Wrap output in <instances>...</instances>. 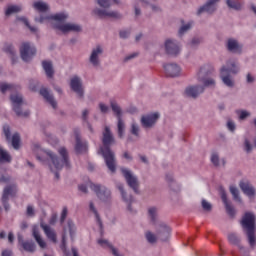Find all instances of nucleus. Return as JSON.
<instances>
[{
	"mask_svg": "<svg viewBox=\"0 0 256 256\" xmlns=\"http://www.w3.org/2000/svg\"><path fill=\"white\" fill-rule=\"evenodd\" d=\"M121 171L129 187H131L134 192L139 193V182L137 181V177L133 176V174H131V171L125 168H122Z\"/></svg>",
	"mask_w": 256,
	"mask_h": 256,
	"instance_id": "9b49d317",
	"label": "nucleus"
},
{
	"mask_svg": "<svg viewBox=\"0 0 256 256\" xmlns=\"http://www.w3.org/2000/svg\"><path fill=\"white\" fill-rule=\"evenodd\" d=\"M42 67L47 75V77L49 79H51L54 75V71H53V64L51 63V61H43L42 62Z\"/></svg>",
	"mask_w": 256,
	"mask_h": 256,
	"instance_id": "bb28decb",
	"label": "nucleus"
},
{
	"mask_svg": "<svg viewBox=\"0 0 256 256\" xmlns=\"http://www.w3.org/2000/svg\"><path fill=\"white\" fill-rule=\"evenodd\" d=\"M17 194V186L15 184L6 186L2 194V203L5 211L9 209V197H15Z\"/></svg>",
	"mask_w": 256,
	"mask_h": 256,
	"instance_id": "9d476101",
	"label": "nucleus"
},
{
	"mask_svg": "<svg viewBox=\"0 0 256 256\" xmlns=\"http://www.w3.org/2000/svg\"><path fill=\"white\" fill-rule=\"evenodd\" d=\"M148 213L152 223H155V220L157 219V208L155 207L149 208Z\"/></svg>",
	"mask_w": 256,
	"mask_h": 256,
	"instance_id": "c03bdc74",
	"label": "nucleus"
},
{
	"mask_svg": "<svg viewBox=\"0 0 256 256\" xmlns=\"http://www.w3.org/2000/svg\"><path fill=\"white\" fill-rule=\"evenodd\" d=\"M1 93H5L7 91H19V86L13 84L2 83L0 84Z\"/></svg>",
	"mask_w": 256,
	"mask_h": 256,
	"instance_id": "c85d7f7f",
	"label": "nucleus"
},
{
	"mask_svg": "<svg viewBox=\"0 0 256 256\" xmlns=\"http://www.w3.org/2000/svg\"><path fill=\"white\" fill-rule=\"evenodd\" d=\"M67 207H64L61 213V217H60V223L63 225V223H65V219H67Z\"/></svg>",
	"mask_w": 256,
	"mask_h": 256,
	"instance_id": "8fccbe9b",
	"label": "nucleus"
},
{
	"mask_svg": "<svg viewBox=\"0 0 256 256\" xmlns=\"http://www.w3.org/2000/svg\"><path fill=\"white\" fill-rule=\"evenodd\" d=\"M19 11H21V6L12 5L6 9L5 15L9 17V15H13V13H19Z\"/></svg>",
	"mask_w": 256,
	"mask_h": 256,
	"instance_id": "4c0bfd02",
	"label": "nucleus"
},
{
	"mask_svg": "<svg viewBox=\"0 0 256 256\" xmlns=\"http://www.w3.org/2000/svg\"><path fill=\"white\" fill-rule=\"evenodd\" d=\"M11 155L0 146V163H11Z\"/></svg>",
	"mask_w": 256,
	"mask_h": 256,
	"instance_id": "7c9ffc66",
	"label": "nucleus"
},
{
	"mask_svg": "<svg viewBox=\"0 0 256 256\" xmlns=\"http://www.w3.org/2000/svg\"><path fill=\"white\" fill-rule=\"evenodd\" d=\"M89 207H90V211H93L100 229H103V222L101 221V217H99V212H97V209L95 208V204H93V202H90Z\"/></svg>",
	"mask_w": 256,
	"mask_h": 256,
	"instance_id": "72a5a7b5",
	"label": "nucleus"
},
{
	"mask_svg": "<svg viewBox=\"0 0 256 256\" xmlns=\"http://www.w3.org/2000/svg\"><path fill=\"white\" fill-rule=\"evenodd\" d=\"M75 137H76V145H75L76 153H86L87 152V142L81 141V136L79 135V132H77V131H75Z\"/></svg>",
	"mask_w": 256,
	"mask_h": 256,
	"instance_id": "4be33fe9",
	"label": "nucleus"
},
{
	"mask_svg": "<svg viewBox=\"0 0 256 256\" xmlns=\"http://www.w3.org/2000/svg\"><path fill=\"white\" fill-rule=\"evenodd\" d=\"M228 241L232 243V245H239V237L235 234L228 235Z\"/></svg>",
	"mask_w": 256,
	"mask_h": 256,
	"instance_id": "49530a36",
	"label": "nucleus"
},
{
	"mask_svg": "<svg viewBox=\"0 0 256 256\" xmlns=\"http://www.w3.org/2000/svg\"><path fill=\"white\" fill-rule=\"evenodd\" d=\"M33 7H34V9H36V11H40V13H45V11H47V9H49L47 4H45L41 1L35 2L33 4Z\"/></svg>",
	"mask_w": 256,
	"mask_h": 256,
	"instance_id": "c9c22d12",
	"label": "nucleus"
},
{
	"mask_svg": "<svg viewBox=\"0 0 256 256\" xmlns=\"http://www.w3.org/2000/svg\"><path fill=\"white\" fill-rule=\"evenodd\" d=\"M41 229H43L46 237L52 241V243H57V233H55V230L51 228V226L41 222L40 223Z\"/></svg>",
	"mask_w": 256,
	"mask_h": 256,
	"instance_id": "a211bd4d",
	"label": "nucleus"
},
{
	"mask_svg": "<svg viewBox=\"0 0 256 256\" xmlns=\"http://www.w3.org/2000/svg\"><path fill=\"white\" fill-rule=\"evenodd\" d=\"M221 0H208V2L198 9L197 15H201V13H214L217 9V3Z\"/></svg>",
	"mask_w": 256,
	"mask_h": 256,
	"instance_id": "2eb2a0df",
	"label": "nucleus"
},
{
	"mask_svg": "<svg viewBox=\"0 0 256 256\" xmlns=\"http://www.w3.org/2000/svg\"><path fill=\"white\" fill-rule=\"evenodd\" d=\"M21 143V136H19V133H15L12 136V147L14 149H19Z\"/></svg>",
	"mask_w": 256,
	"mask_h": 256,
	"instance_id": "58836bf2",
	"label": "nucleus"
},
{
	"mask_svg": "<svg viewBox=\"0 0 256 256\" xmlns=\"http://www.w3.org/2000/svg\"><path fill=\"white\" fill-rule=\"evenodd\" d=\"M202 82L204 83L205 87H209L211 85H215V80H213V79L203 78Z\"/></svg>",
	"mask_w": 256,
	"mask_h": 256,
	"instance_id": "864d4df0",
	"label": "nucleus"
},
{
	"mask_svg": "<svg viewBox=\"0 0 256 256\" xmlns=\"http://www.w3.org/2000/svg\"><path fill=\"white\" fill-rule=\"evenodd\" d=\"M93 13L100 19H105V17H109L110 19H121V14L115 11H107L96 8L94 9Z\"/></svg>",
	"mask_w": 256,
	"mask_h": 256,
	"instance_id": "f8f14e48",
	"label": "nucleus"
},
{
	"mask_svg": "<svg viewBox=\"0 0 256 256\" xmlns=\"http://www.w3.org/2000/svg\"><path fill=\"white\" fill-rule=\"evenodd\" d=\"M79 191L82 193H87V186L85 184H81L78 186Z\"/></svg>",
	"mask_w": 256,
	"mask_h": 256,
	"instance_id": "0e129e2a",
	"label": "nucleus"
},
{
	"mask_svg": "<svg viewBox=\"0 0 256 256\" xmlns=\"http://www.w3.org/2000/svg\"><path fill=\"white\" fill-rule=\"evenodd\" d=\"M211 162L213 163V165H215V167L219 166V155H217V153L212 154Z\"/></svg>",
	"mask_w": 256,
	"mask_h": 256,
	"instance_id": "3c124183",
	"label": "nucleus"
},
{
	"mask_svg": "<svg viewBox=\"0 0 256 256\" xmlns=\"http://www.w3.org/2000/svg\"><path fill=\"white\" fill-rule=\"evenodd\" d=\"M240 119L241 120H243V119H246V117H249V112H247V111H242L241 113H240Z\"/></svg>",
	"mask_w": 256,
	"mask_h": 256,
	"instance_id": "69168bd1",
	"label": "nucleus"
},
{
	"mask_svg": "<svg viewBox=\"0 0 256 256\" xmlns=\"http://www.w3.org/2000/svg\"><path fill=\"white\" fill-rule=\"evenodd\" d=\"M69 16L65 13H58L55 15H50L46 18H43L41 16L39 19H36L39 23H43L45 19H52L53 21H57L58 24L55 25V29H58V31H62V33H69L70 31H74V33H79L81 31V27L77 24H71L66 23L63 24V22L68 18Z\"/></svg>",
	"mask_w": 256,
	"mask_h": 256,
	"instance_id": "f03ea898",
	"label": "nucleus"
},
{
	"mask_svg": "<svg viewBox=\"0 0 256 256\" xmlns=\"http://www.w3.org/2000/svg\"><path fill=\"white\" fill-rule=\"evenodd\" d=\"M40 95L47 101V103L51 104L53 109H57V101L53 98V95L49 93V90L46 88L40 89Z\"/></svg>",
	"mask_w": 256,
	"mask_h": 256,
	"instance_id": "5701e85b",
	"label": "nucleus"
},
{
	"mask_svg": "<svg viewBox=\"0 0 256 256\" xmlns=\"http://www.w3.org/2000/svg\"><path fill=\"white\" fill-rule=\"evenodd\" d=\"M103 147H100L98 153L104 157L106 167H108L111 173H115L117 166L115 164V153L111 151V145L115 143V138H113V134L111 133V129L106 126L103 132L102 138Z\"/></svg>",
	"mask_w": 256,
	"mask_h": 256,
	"instance_id": "f257e3e1",
	"label": "nucleus"
},
{
	"mask_svg": "<svg viewBox=\"0 0 256 256\" xmlns=\"http://www.w3.org/2000/svg\"><path fill=\"white\" fill-rule=\"evenodd\" d=\"M228 67V68H227ZM227 67L223 66L220 70V77L227 87H233V80L231 79V73H239V67L235 64V61L227 62Z\"/></svg>",
	"mask_w": 256,
	"mask_h": 256,
	"instance_id": "39448f33",
	"label": "nucleus"
},
{
	"mask_svg": "<svg viewBox=\"0 0 256 256\" xmlns=\"http://www.w3.org/2000/svg\"><path fill=\"white\" fill-rule=\"evenodd\" d=\"M244 147H245L246 153H251L253 146H251V143H249V140L247 139L245 140Z\"/></svg>",
	"mask_w": 256,
	"mask_h": 256,
	"instance_id": "5fc2aeb1",
	"label": "nucleus"
},
{
	"mask_svg": "<svg viewBox=\"0 0 256 256\" xmlns=\"http://www.w3.org/2000/svg\"><path fill=\"white\" fill-rule=\"evenodd\" d=\"M240 189H242L243 193L247 195V197H255V188L248 181L240 182Z\"/></svg>",
	"mask_w": 256,
	"mask_h": 256,
	"instance_id": "412c9836",
	"label": "nucleus"
},
{
	"mask_svg": "<svg viewBox=\"0 0 256 256\" xmlns=\"http://www.w3.org/2000/svg\"><path fill=\"white\" fill-rule=\"evenodd\" d=\"M193 25V22H189L188 24L182 26L180 29H179V35L180 37L182 35H184V33H186V31H189V29H191V26Z\"/></svg>",
	"mask_w": 256,
	"mask_h": 256,
	"instance_id": "a18cd8bd",
	"label": "nucleus"
},
{
	"mask_svg": "<svg viewBox=\"0 0 256 256\" xmlns=\"http://www.w3.org/2000/svg\"><path fill=\"white\" fill-rule=\"evenodd\" d=\"M2 256H13V252L11 250H4Z\"/></svg>",
	"mask_w": 256,
	"mask_h": 256,
	"instance_id": "774afa93",
	"label": "nucleus"
},
{
	"mask_svg": "<svg viewBox=\"0 0 256 256\" xmlns=\"http://www.w3.org/2000/svg\"><path fill=\"white\" fill-rule=\"evenodd\" d=\"M241 225L248 237L250 247H255V215L251 212H246L242 218Z\"/></svg>",
	"mask_w": 256,
	"mask_h": 256,
	"instance_id": "7ed1b4c3",
	"label": "nucleus"
},
{
	"mask_svg": "<svg viewBox=\"0 0 256 256\" xmlns=\"http://www.w3.org/2000/svg\"><path fill=\"white\" fill-rule=\"evenodd\" d=\"M230 193H232L235 201L241 203V197H239V190L235 186H230Z\"/></svg>",
	"mask_w": 256,
	"mask_h": 256,
	"instance_id": "37998d69",
	"label": "nucleus"
},
{
	"mask_svg": "<svg viewBox=\"0 0 256 256\" xmlns=\"http://www.w3.org/2000/svg\"><path fill=\"white\" fill-rule=\"evenodd\" d=\"M199 43H201V39H199V38H194V39L191 41L190 45H191V47H195V45H199Z\"/></svg>",
	"mask_w": 256,
	"mask_h": 256,
	"instance_id": "e2e57ef3",
	"label": "nucleus"
},
{
	"mask_svg": "<svg viewBox=\"0 0 256 256\" xmlns=\"http://www.w3.org/2000/svg\"><path fill=\"white\" fill-rule=\"evenodd\" d=\"M4 52L8 53L12 57V63H15V49L13 48V45L6 43L4 45Z\"/></svg>",
	"mask_w": 256,
	"mask_h": 256,
	"instance_id": "f704fd0d",
	"label": "nucleus"
},
{
	"mask_svg": "<svg viewBox=\"0 0 256 256\" xmlns=\"http://www.w3.org/2000/svg\"><path fill=\"white\" fill-rule=\"evenodd\" d=\"M157 119H159V113H152L147 116H143L141 119V123L143 127H153L155 123H157Z\"/></svg>",
	"mask_w": 256,
	"mask_h": 256,
	"instance_id": "6ab92c4d",
	"label": "nucleus"
},
{
	"mask_svg": "<svg viewBox=\"0 0 256 256\" xmlns=\"http://www.w3.org/2000/svg\"><path fill=\"white\" fill-rule=\"evenodd\" d=\"M227 127L229 129V131H235V123H233V121L229 120L227 122Z\"/></svg>",
	"mask_w": 256,
	"mask_h": 256,
	"instance_id": "bf43d9fd",
	"label": "nucleus"
},
{
	"mask_svg": "<svg viewBox=\"0 0 256 256\" xmlns=\"http://www.w3.org/2000/svg\"><path fill=\"white\" fill-rule=\"evenodd\" d=\"M131 133L132 135H135V137H139V126H137V124L135 123L132 124Z\"/></svg>",
	"mask_w": 256,
	"mask_h": 256,
	"instance_id": "09e8293b",
	"label": "nucleus"
},
{
	"mask_svg": "<svg viewBox=\"0 0 256 256\" xmlns=\"http://www.w3.org/2000/svg\"><path fill=\"white\" fill-rule=\"evenodd\" d=\"M27 215H28L29 217H33V215H35V210L33 209L32 206H28V207H27Z\"/></svg>",
	"mask_w": 256,
	"mask_h": 256,
	"instance_id": "13d9d810",
	"label": "nucleus"
},
{
	"mask_svg": "<svg viewBox=\"0 0 256 256\" xmlns=\"http://www.w3.org/2000/svg\"><path fill=\"white\" fill-rule=\"evenodd\" d=\"M12 102L13 111L18 117H29V111H21V105H23V96L20 94H12L10 96Z\"/></svg>",
	"mask_w": 256,
	"mask_h": 256,
	"instance_id": "423d86ee",
	"label": "nucleus"
},
{
	"mask_svg": "<svg viewBox=\"0 0 256 256\" xmlns=\"http://www.w3.org/2000/svg\"><path fill=\"white\" fill-rule=\"evenodd\" d=\"M98 5L100 7H103V9H109L110 6L113 5V3H118L117 0H97Z\"/></svg>",
	"mask_w": 256,
	"mask_h": 256,
	"instance_id": "e433bc0d",
	"label": "nucleus"
},
{
	"mask_svg": "<svg viewBox=\"0 0 256 256\" xmlns=\"http://www.w3.org/2000/svg\"><path fill=\"white\" fill-rule=\"evenodd\" d=\"M67 247V237L65 234L62 235V244H61V249H65Z\"/></svg>",
	"mask_w": 256,
	"mask_h": 256,
	"instance_id": "052dcab7",
	"label": "nucleus"
},
{
	"mask_svg": "<svg viewBox=\"0 0 256 256\" xmlns=\"http://www.w3.org/2000/svg\"><path fill=\"white\" fill-rule=\"evenodd\" d=\"M165 49L168 55H179L181 53V48L175 40L168 39L165 42Z\"/></svg>",
	"mask_w": 256,
	"mask_h": 256,
	"instance_id": "4468645a",
	"label": "nucleus"
},
{
	"mask_svg": "<svg viewBox=\"0 0 256 256\" xmlns=\"http://www.w3.org/2000/svg\"><path fill=\"white\" fill-rule=\"evenodd\" d=\"M9 181V177L5 175H0V182L1 183H7Z\"/></svg>",
	"mask_w": 256,
	"mask_h": 256,
	"instance_id": "338daca9",
	"label": "nucleus"
},
{
	"mask_svg": "<svg viewBox=\"0 0 256 256\" xmlns=\"http://www.w3.org/2000/svg\"><path fill=\"white\" fill-rule=\"evenodd\" d=\"M103 53V49H101V46H97L96 49L92 51V54L90 56V63L97 67L99 65V55Z\"/></svg>",
	"mask_w": 256,
	"mask_h": 256,
	"instance_id": "393cba45",
	"label": "nucleus"
},
{
	"mask_svg": "<svg viewBox=\"0 0 256 256\" xmlns=\"http://www.w3.org/2000/svg\"><path fill=\"white\" fill-rule=\"evenodd\" d=\"M3 132H4V135L7 139V141H9L11 139V130L9 129V126H4Z\"/></svg>",
	"mask_w": 256,
	"mask_h": 256,
	"instance_id": "603ef678",
	"label": "nucleus"
},
{
	"mask_svg": "<svg viewBox=\"0 0 256 256\" xmlns=\"http://www.w3.org/2000/svg\"><path fill=\"white\" fill-rule=\"evenodd\" d=\"M202 208L204 211H211V204L206 200H202Z\"/></svg>",
	"mask_w": 256,
	"mask_h": 256,
	"instance_id": "6e6d98bb",
	"label": "nucleus"
},
{
	"mask_svg": "<svg viewBox=\"0 0 256 256\" xmlns=\"http://www.w3.org/2000/svg\"><path fill=\"white\" fill-rule=\"evenodd\" d=\"M226 5L230 9H235L236 11H239V9H241V3L235 2L233 0H226Z\"/></svg>",
	"mask_w": 256,
	"mask_h": 256,
	"instance_id": "ea45409f",
	"label": "nucleus"
},
{
	"mask_svg": "<svg viewBox=\"0 0 256 256\" xmlns=\"http://www.w3.org/2000/svg\"><path fill=\"white\" fill-rule=\"evenodd\" d=\"M33 237L41 249H45V247H47V242L41 238V234H39V230L37 228H33Z\"/></svg>",
	"mask_w": 256,
	"mask_h": 256,
	"instance_id": "a878e982",
	"label": "nucleus"
},
{
	"mask_svg": "<svg viewBox=\"0 0 256 256\" xmlns=\"http://www.w3.org/2000/svg\"><path fill=\"white\" fill-rule=\"evenodd\" d=\"M22 247L24 251H27L28 253H34L37 246H35V242L33 241H25L22 242Z\"/></svg>",
	"mask_w": 256,
	"mask_h": 256,
	"instance_id": "2f4dec72",
	"label": "nucleus"
},
{
	"mask_svg": "<svg viewBox=\"0 0 256 256\" xmlns=\"http://www.w3.org/2000/svg\"><path fill=\"white\" fill-rule=\"evenodd\" d=\"M90 189L96 193L98 199L100 201H103L104 203H107L108 201H111V191L107 189L105 186H101L99 184H90Z\"/></svg>",
	"mask_w": 256,
	"mask_h": 256,
	"instance_id": "0eeeda50",
	"label": "nucleus"
},
{
	"mask_svg": "<svg viewBox=\"0 0 256 256\" xmlns=\"http://www.w3.org/2000/svg\"><path fill=\"white\" fill-rule=\"evenodd\" d=\"M157 237L160 241H169L171 237V228L167 224L161 223L157 229Z\"/></svg>",
	"mask_w": 256,
	"mask_h": 256,
	"instance_id": "ddd939ff",
	"label": "nucleus"
},
{
	"mask_svg": "<svg viewBox=\"0 0 256 256\" xmlns=\"http://www.w3.org/2000/svg\"><path fill=\"white\" fill-rule=\"evenodd\" d=\"M205 91L203 86H189L186 88L185 93L187 97H192V99H197L201 93Z\"/></svg>",
	"mask_w": 256,
	"mask_h": 256,
	"instance_id": "aec40b11",
	"label": "nucleus"
},
{
	"mask_svg": "<svg viewBox=\"0 0 256 256\" xmlns=\"http://www.w3.org/2000/svg\"><path fill=\"white\" fill-rule=\"evenodd\" d=\"M70 87L74 93H77L79 97H83V86L81 84V79L77 76H74L70 81Z\"/></svg>",
	"mask_w": 256,
	"mask_h": 256,
	"instance_id": "f3484780",
	"label": "nucleus"
},
{
	"mask_svg": "<svg viewBox=\"0 0 256 256\" xmlns=\"http://www.w3.org/2000/svg\"><path fill=\"white\" fill-rule=\"evenodd\" d=\"M58 152L62 159H59V157L53 154V152H48L54 168L56 169V171H61L63 167L69 169L71 165L69 164V154L67 153V149H65V147H62L58 150Z\"/></svg>",
	"mask_w": 256,
	"mask_h": 256,
	"instance_id": "20e7f679",
	"label": "nucleus"
},
{
	"mask_svg": "<svg viewBox=\"0 0 256 256\" xmlns=\"http://www.w3.org/2000/svg\"><path fill=\"white\" fill-rule=\"evenodd\" d=\"M228 51H232L233 53H239L241 51V46H239V43H237L234 39L228 40Z\"/></svg>",
	"mask_w": 256,
	"mask_h": 256,
	"instance_id": "cd10ccee",
	"label": "nucleus"
},
{
	"mask_svg": "<svg viewBox=\"0 0 256 256\" xmlns=\"http://www.w3.org/2000/svg\"><path fill=\"white\" fill-rule=\"evenodd\" d=\"M146 239L148 243H156L157 241V236L151 232H146Z\"/></svg>",
	"mask_w": 256,
	"mask_h": 256,
	"instance_id": "de8ad7c7",
	"label": "nucleus"
},
{
	"mask_svg": "<svg viewBox=\"0 0 256 256\" xmlns=\"http://www.w3.org/2000/svg\"><path fill=\"white\" fill-rule=\"evenodd\" d=\"M36 53L37 49L35 48V46H31V44H29L28 42H24L20 47L21 59L24 60L26 63H28V61H31V59L35 57Z\"/></svg>",
	"mask_w": 256,
	"mask_h": 256,
	"instance_id": "6e6552de",
	"label": "nucleus"
},
{
	"mask_svg": "<svg viewBox=\"0 0 256 256\" xmlns=\"http://www.w3.org/2000/svg\"><path fill=\"white\" fill-rule=\"evenodd\" d=\"M221 199L225 205V209H226V212L227 214L230 216V217H235V208H233V206H231L229 204V200H227V193H225V191H223L221 193Z\"/></svg>",
	"mask_w": 256,
	"mask_h": 256,
	"instance_id": "b1692460",
	"label": "nucleus"
},
{
	"mask_svg": "<svg viewBox=\"0 0 256 256\" xmlns=\"http://www.w3.org/2000/svg\"><path fill=\"white\" fill-rule=\"evenodd\" d=\"M117 189H119L121 195H122V199L126 202V203H133V196H128L127 197V194L125 193V190L123 189V184H118L117 185Z\"/></svg>",
	"mask_w": 256,
	"mask_h": 256,
	"instance_id": "473e14b6",
	"label": "nucleus"
},
{
	"mask_svg": "<svg viewBox=\"0 0 256 256\" xmlns=\"http://www.w3.org/2000/svg\"><path fill=\"white\" fill-rule=\"evenodd\" d=\"M120 37L121 39H127V37H129V31L127 30L120 31Z\"/></svg>",
	"mask_w": 256,
	"mask_h": 256,
	"instance_id": "680f3d73",
	"label": "nucleus"
},
{
	"mask_svg": "<svg viewBox=\"0 0 256 256\" xmlns=\"http://www.w3.org/2000/svg\"><path fill=\"white\" fill-rule=\"evenodd\" d=\"M112 111L115 113L117 119H118V137L120 139H123V135H125V122H123V119H121V107L117 105L115 102H111Z\"/></svg>",
	"mask_w": 256,
	"mask_h": 256,
	"instance_id": "1a4fd4ad",
	"label": "nucleus"
},
{
	"mask_svg": "<svg viewBox=\"0 0 256 256\" xmlns=\"http://www.w3.org/2000/svg\"><path fill=\"white\" fill-rule=\"evenodd\" d=\"M98 244L101 245V247H108L109 249H111L112 254L114 256H121V255H119V252L117 251V249H115L113 247V245H111V243H109V241L100 239V240H98Z\"/></svg>",
	"mask_w": 256,
	"mask_h": 256,
	"instance_id": "c756f323",
	"label": "nucleus"
},
{
	"mask_svg": "<svg viewBox=\"0 0 256 256\" xmlns=\"http://www.w3.org/2000/svg\"><path fill=\"white\" fill-rule=\"evenodd\" d=\"M67 225H68L70 237H71V239L73 241L75 239V231H76L75 224L73 223V221L68 220Z\"/></svg>",
	"mask_w": 256,
	"mask_h": 256,
	"instance_id": "79ce46f5",
	"label": "nucleus"
},
{
	"mask_svg": "<svg viewBox=\"0 0 256 256\" xmlns=\"http://www.w3.org/2000/svg\"><path fill=\"white\" fill-rule=\"evenodd\" d=\"M163 68L167 77H179L181 74V68L177 64H164Z\"/></svg>",
	"mask_w": 256,
	"mask_h": 256,
	"instance_id": "dca6fc26",
	"label": "nucleus"
},
{
	"mask_svg": "<svg viewBox=\"0 0 256 256\" xmlns=\"http://www.w3.org/2000/svg\"><path fill=\"white\" fill-rule=\"evenodd\" d=\"M18 21H22V23H24V25H26V27H28V29H30L31 33H37V28L35 26H31V24H29V20H27V18L21 17V18H18Z\"/></svg>",
	"mask_w": 256,
	"mask_h": 256,
	"instance_id": "a19ab883",
	"label": "nucleus"
},
{
	"mask_svg": "<svg viewBox=\"0 0 256 256\" xmlns=\"http://www.w3.org/2000/svg\"><path fill=\"white\" fill-rule=\"evenodd\" d=\"M99 107H100V111L102 113H107V111H109V107L107 105L103 104V103H100Z\"/></svg>",
	"mask_w": 256,
	"mask_h": 256,
	"instance_id": "4d7b16f0",
	"label": "nucleus"
}]
</instances>
